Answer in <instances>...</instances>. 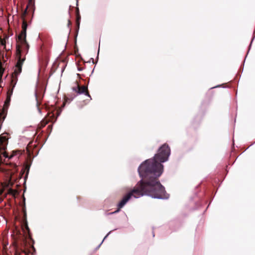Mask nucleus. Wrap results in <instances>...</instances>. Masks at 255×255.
Returning a JSON list of instances; mask_svg holds the SVG:
<instances>
[{"label": "nucleus", "mask_w": 255, "mask_h": 255, "mask_svg": "<svg viewBox=\"0 0 255 255\" xmlns=\"http://www.w3.org/2000/svg\"><path fill=\"white\" fill-rule=\"evenodd\" d=\"M75 85V87H72V90L76 93L77 95L84 94L91 98L87 86H80L78 84L77 82H76Z\"/></svg>", "instance_id": "nucleus-4"}, {"label": "nucleus", "mask_w": 255, "mask_h": 255, "mask_svg": "<svg viewBox=\"0 0 255 255\" xmlns=\"http://www.w3.org/2000/svg\"><path fill=\"white\" fill-rule=\"evenodd\" d=\"M35 95L37 106L39 107L41 104V101L42 100L43 96L41 95V93H40L39 92H36Z\"/></svg>", "instance_id": "nucleus-9"}, {"label": "nucleus", "mask_w": 255, "mask_h": 255, "mask_svg": "<svg viewBox=\"0 0 255 255\" xmlns=\"http://www.w3.org/2000/svg\"><path fill=\"white\" fill-rule=\"evenodd\" d=\"M27 8V7H26V9H25V10L24 11V14H26Z\"/></svg>", "instance_id": "nucleus-19"}, {"label": "nucleus", "mask_w": 255, "mask_h": 255, "mask_svg": "<svg viewBox=\"0 0 255 255\" xmlns=\"http://www.w3.org/2000/svg\"><path fill=\"white\" fill-rule=\"evenodd\" d=\"M170 149L167 143L163 144L158 150L153 158L143 162L138 167V171L142 179L133 189L126 194L118 204V209L113 213L118 212L132 196L139 198L143 195L153 198L167 199L169 195L166 193L164 187L160 183L158 177L162 174L163 166L162 162L168 159Z\"/></svg>", "instance_id": "nucleus-1"}, {"label": "nucleus", "mask_w": 255, "mask_h": 255, "mask_svg": "<svg viewBox=\"0 0 255 255\" xmlns=\"http://www.w3.org/2000/svg\"><path fill=\"white\" fill-rule=\"evenodd\" d=\"M27 27V23L26 20L24 19L23 20L22 24V30L20 33L18 35L17 37V42L18 44L16 45V48L17 47L19 48V50H20V57L21 58V50L20 49V45L23 46L24 50H26V52H27L29 48V45L26 41V29ZM17 49H16L17 50ZM16 54L19 58V55L17 54V51H16Z\"/></svg>", "instance_id": "nucleus-2"}, {"label": "nucleus", "mask_w": 255, "mask_h": 255, "mask_svg": "<svg viewBox=\"0 0 255 255\" xmlns=\"http://www.w3.org/2000/svg\"><path fill=\"white\" fill-rule=\"evenodd\" d=\"M71 24H72L71 21H70V20L69 19L68 21V26H70L71 25Z\"/></svg>", "instance_id": "nucleus-17"}, {"label": "nucleus", "mask_w": 255, "mask_h": 255, "mask_svg": "<svg viewBox=\"0 0 255 255\" xmlns=\"http://www.w3.org/2000/svg\"><path fill=\"white\" fill-rule=\"evenodd\" d=\"M30 166H31L30 162V163L26 162L24 166L22 167V169L20 171V172L19 174V179L21 178L22 176H23V175L26 171V174L24 176V181L25 182L26 179H27V178L28 177V175L29 174Z\"/></svg>", "instance_id": "nucleus-5"}, {"label": "nucleus", "mask_w": 255, "mask_h": 255, "mask_svg": "<svg viewBox=\"0 0 255 255\" xmlns=\"http://www.w3.org/2000/svg\"><path fill=\"white\" fill-rule=\"evenodd\" d=\"M7 141V133H3L0 135V149L5 150Z\"/></svg>", "instance_id": "nucleus-6"}, {"label": "nucleus", "mask_w": 255, "mask_h": 255, "mask_svg": "<svg viewBox=\"0 0 255 255\" xmlns=\"http://www.w3.org/2000/svg\"><path fill=\"white\" fill-rule=\"evenodd\" d=\"M31 3H32V0H29V3L31 4Z\"/></svg>", "instance_id": "nucleus-20"}, {"label": "nucleus", "mask_w": 255, "mask_h": 255, "mask_svg": "<svg viewBox=\"0 0 255 255\" xmlns=\"http://www.w3.org/2000/svg\"><path fill=\"white\" fill-rule=\"evenodd\" d=\"M24 152V150H13L12 151V153L10 156H8L6 152H4L3 153V156L6 158H8L9 159L12 158L13 156L19 154L21 155L23 154V153Z\"/></svg>", "instance_id": "nucleus-8"}, {"label": "nucleus", "mask_w": 255, "mask_h": 255, "mask_svg": "<svg viewBox=\"0 0 255 255\" xmlns=\"http://www.w3.org/2000/svg\"><path fill=\"white\" fill-rule=\"evenodd\" d=\"M52 125H49L47 127V129L50 130V131L52 129Z\"/></svg>", "instance_id": "nucleus-16"}, {"label": "nucleus", "mask_w": 255, "mask_h": 255, "mask_svg": "<svg viewBox=\"0 0 255 255\" xmlns=\"http://www.w3.org/2000/svg\"><path fill=\"white\" fill-rule=\"evenodd\" d=\"M26 149H27V152L28 153V156H30L31 151H30V150L29 149V148L28 147L26 148Z\"/></svg>", "instance_id": "nucleus-14"}, {"label": "nucleus", "mask_w": 255, "mask_h": 255, "mask_svg": "<svg viewBox=\"0 0 255 255\" xmlns=\"http://www.w3.org/2000/svg\"><path fill=\"white\" fill-rule=\"evenodd\" d=\"M76 24L78 27V29L79 28L80 26V21L81 19V16L80 15L79 13V9L78 7H77L76 8Z\"/></svg>", "instance_id": "nucleus-10"}, {"label": "nucleus", "mask_w": 255, "mask_h": 255, "mask_svg": "<svg viewBox=\"0 0 255 255\" xmlns=\"http://www.w3.org/2000/svg\"><path fill=\"white\" fill-rule=\"evenodd\" d=\"M22 229L23 232H25V230H26L28 233V238L31 241L32 244H33L34 242V240L32 239L31 234L30 232V229L28 226L27 222L26 221H25L23 225L22 226ZM31 247L34 250V248L33 245H31Z\"/></svg>", "instance_id": "nucleus-7"}, {"label": "nucleus", "mask_w": 255, "mask_h": 255, "mask_svg": "<svg viewBox=\"0 0 255 255\" xmlns=\"http://www.w3.org/2000/svg\"><path fill=\"white\" fill-rule=\"evenodd\" d=\"M48 122L49 121L48 120L45 119H43L38 125V128L40 129L42 128L48 123Z\"/></svg>", "instance_id": "nucleus-11"}, {"label": "nucleus", "mask_w": 255, "mask_h": 255, "mask_svg": "<svg viewBox=\"0 0 255 255\" xmlns=\"http://www.w3.org/2000/svg\"><path fill=\"white\" fill-rule=\"evenodd\" d=\"M17 54L19 55V60H18L17 62L14 72L11 76V85L12 87L11 89H12V90L17 83V76L21 72L22 66L25 59V58H22L20 57V50H19V48L17 47Z\"/></svg>", "instance_id": "nucleus-3"}, {"label": "nucleus", "mask_w": 255, "mask_h": 255, "mask_svg": "<svg viewBox=\"0 0 255 255\" xmlns=\"http://www.w3.org/2000/svg\"><path fill=\"white\" fill-rule=\"evenodd\" d=\"M4 72V69L3 68L2 65H0V75H3Z\"/></svg>", "instance_id": "nucleus-13"}, {"label": "nucleus", "mask_w": 255, "mask_h": 255, "mask_svg": "<svg viewBox=\"0 0 255 255\" xmlns=\"http://www.w3.org/2000/svg\"><path fill=\"white\" fill-rule=\"evenodd\" d=\"M13 255H20V253L18 251H15Z\"/></svg>", "instance_id": "nucleus-15"}, {"label": "nucleus", "mask_w": 255, "mask_h": 255, "mask_svg": "<svg viewBox=\"0 0 255 255\" xmlns=\"http://www.w3.org/2000/svg\"><path fill=\"white\" fill-rule=\"evenodd\" d=\"M78 0H77V4H78Z\"/></svg>", "instance_id": "nucleus-21"}, {"label": "nucleus", "mask_w": 255, "mask_h": 255, "mask_svg": "<svg viewBox=\"0 0 255 255\" xmlns=\"http://www.w3.org/2000/svg\"><path fill=\"white\" fill-rule=\"evenodd\" d=\"M16 191L15 190L13 189L10 188V189H9L8 190V193L9 194H11V195H14L16 193Z\"/></svg>", "instance_id": "nucleus-12"}, {"label": "nucleus", "mask_w": 255, "mask_h": 255, "mask_svg": "<svg viewBox=\"0 0 255 255\" xmlns=\"http://www.w3.org/2000/svg\"><path fill=\"white\" fill-rule=\"evenodd\" d=\"M1 44L2 45H5V41H4L3 40H1Z\"/></svg>", "instance_id": "nucleus-18"}]
</instances>
